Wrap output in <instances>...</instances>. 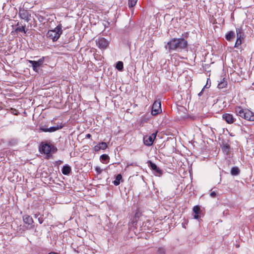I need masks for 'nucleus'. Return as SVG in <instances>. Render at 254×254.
I'll list each match as a JSON object with an SVG mask.
<instances>
[{
  "instance_id": "obj_1",
  "label": "nucleus",
  "mask_w": 254,
  "mask_h": 254,
  "mask_svg": "<svg viewBox=\"0 0 254 254\" xmlns=\"http://www.w3.org/2000/svg\"><path fill=\"white\" fill-rule=\"evenodd\" d=\"M188 41L183 38H172L165 46L169 52L173 51H181L187 48Z\"/></svg>"
},
{
  "instance_id": "obj_2",
  "label": "nucleus",
  "mask_w": 254,
  "mask_h": 254,
  "mask_svg": "<svg viewBox=\"0 0 254 254\" xmlns=\"http://www.w3.org/2000/svg\"><path fill=\"white\" fill-rule=\"evenodd\" d=\"M235 113L240 117L248 121H254V113L248 109H244L240 106L235 108Z\"/></svg>"
},
{
  "instance_id": "obj_3",
  "label": "nucleus",
  "mask_w": 254,
  "mask_h": 254,
  "mask_svg": "<svg viewBox=\"0 0 254 254\" xmlns=\"http://www.w3.org/2000/svg\"><path fill=\"white\" fill-rule=\"evenodd\" d=\"M62 33V26L59 24L54 30L48 31L47 37L51 39L53 42H56L59 39Z\"/></svg>"
},
{
  "instance_id": "obj_4",
  "label": "nucleus",
  "mask_w": 254,
  "mask_h": 254,
  "mask_svg": "<svg viewBox=\"0 0 254 254\" xmlns=\"http://www.w3.org/2000/svg\"><path fill=\"white\" fill-rule=\"evenodd\" d=\"M45 57H43L38 61L28 60V63L31 64L33 70L36 72H39V67L42 66L45 61Z\"/></svg>"
},
{
  "instance_id": "obj_5",
  "label": "nucleus",
  "mask_w": 254,
  "mask_h": 254,
  "mask_svg": "<svg viewBox=\"0 0 254 254\" xmlns=\"http://www.w3.org/2000/svg\"><path fill=\"white\" fill-rule=\"evenodd\" d=\"M18 14L21 19L24 20L27 22H28L31 20V13L28 10L25 9L24 8H19Z\"/></svg>"
},
{
  "instance_id": "obj_6",
  "label": "nucleus",
  "mask_w": 254,
  "mask_h": 254,
  "mask_svg": "<svg viewBox=\"0 0 254 254\" xmlns=\"http://www.w3.org/2000/svg\"><path fill=\"white\" fill-rule=\"evenodd\" d=\"M161 102L159 100L155 101L152 107V115L156 116L161 113Z\"/></svg>"
},
{
  "instance_id": "obj_7",
  "label": "nucleus",
  "mask_w": 254,
  "mask_h": 254,
  "mask_svg": "<svg viewBox=\"0 0 254 254\" xmlns=\"http://www.w3.org/2000/svg\"><path fill=\"white\" fill-rule=\"evenodd\" d=\"M157 132L153 133L151 135H146L143 137L144 144L146 146H151L156 138Z\"/></svg>"
},
{
  "instance_id": "obj_8",
  "label": "nucleus",
  "mask_w": 254,
  "mask_h": 254,
  "mask_svg": "<svg viewBox=\"0 0 254 254\" xmlns=\"http://www.w3.org/2000/svg\"><path fill=\"white\" fill-rule=\"evenodd\" d=\"M149 166L153 171L154 174L156 176H160L162 175V171L154 163L151 161H148Z\"/></svg>"
},
{
  "instance_id": "obj_9",
  "label": "nucleus",
  "mask_w": 254,
  "mask_h": 254,
  "mask_svg": "<svg viewBox=\"0 0 254 254\" xmlns=\"http://www.w3.org/2000/svg\"><path fill=\"white\" fill-rule=\"evenodd\" d=\"M98 47L101 49H106L109 46V42L104 38H100L96 41Z\"/></svg>"
},
{
  "instance_id": "obj_10",
  "label": "nucleus",
  "mask_w": 254,
  "mask_h": 254,
  "mask_svg": "<svg viewBox=\"0 0 254 254\" xmlns=\"http://www.w3.org/2000/svg\"><path fill=\"white\" fill-rule=\"evenodd\" d=\"M22 218L23 222L28 225V226L25 227V229L32 228V225L34 223V221L32 217L27 214H25L23 216Z\"/></svg>"
},
{
  "instance_id": "obj_11",
  "label": "nucleus",
  "mask_w": 254,
  "mask_h": 254,
  "mask_svg": "<svg viewBox=\"0 0 254 254\" xmlns=\"http://www.w3.org/2000/svg\"><path fill=\"white\" fill-rule=\"evenodd\" d=\"M51 149V144L49 143H44L42 145V151L44 154H46L48 157L51 156L50 154Z\"/></svg>"
},
{
  "instance_id": "obj_12",
  "label": "nucleus",
  "mask_w": 254,
  "mask_h": 254,
  "mask_svg": "<svg viewBox=\"0 0 254 254\" xmlns=\"http://www.w3.org/2000/svg\"><path fill=\"white\" fill-rule=\"evenodd\" d=\"M222 119L224 120L228 124H231L234 122L235 119L232 114L225 113L222 115Z\"/></svg>"
},
{
  "instance_id": "obj_13",
  "label": "nucleus",
  "mask_w": 254,
  "mask_h": 254,
  "mask_svg": "<svg viewBox=\"0 0 254 254\" xmlns=\"http://www.w3.org/2000/svg\"><path fill=\"white\" fill-rule=\"evenodd\" d=\"M193 212L194 213L193 218L195 219H198L201 217V213L202 211L200 210V208L198 205H195L193 207Z\"/></svg>"
},
{
  "instance_id": "obj_14",
  "label": "nucleus",
  "mask_w": 254,
  "mask_h": 254,
  "mask_svg": "<svg viewBox=\"0 0 254 254\" xmlns=\"http://www.w3.org/2000/svg\"><path fill=\"white\" fill-rule=\"evenodd\" d=\"M108 147L107 144L106 142H102L98 144L97 145H95L94 147V150L95 152H98L100 150H105Z\"/></svg>"
},
{
  "instance_id": "obj_15",
  "label": "nucleus",
  "mask_w": 254,
  "mask_h": 254,
  "mask_svg": "<svg viewBox=\"0 0 254 254\" xmlns=\"http://www.w3.org/2000/svg\"><path fill=\"white\" fill-rule=\"evenodd\" d=\"M63 127V126L62 125V124L61 123L60 125H58L56 126L55 127H52L48 128L47 130H44L45 132H54L60 129H61Z\"/></svg>"
},
{
  "instance_id": "obj_16",
  "label": "nucleus",
  "mask_w": 254,
  "mask_h": 254,
  "mask_svg": "<svg viewBox=\"0 0 254 254\" xmlns=\"http://www.w3.org/2000/svg\"><path fill=\"white\" fill-rule=\"evenodd\" d=\"M71 171V167L67 165L64 166L62 170L63 174L64 175H68L70 174Z\"/></svg>"
},
{
  "instance_id": "obj_17",
  "label": "nucleus",
  "mask_w": 254,
  "mask_h": 254,
  "mask_svg": "<svg viewBox=\"0 0 254 254\" xmlns=\"http://www.w3.org/2000/svg\"><path fill=\"white\" fill-rule=\"evenodd\" d=\"M50 213L46 211L45 212H44V213L40 215L39 217H38V222L40 224L43 223V222L44 221V219L48 217Z\"/></svg>"
},
{
  "instance_id": "obj_18",
  "label": "nucleus",
  "mask_w": 254,
  "mask_h": 254,
  "mask_svg": "<svg viewBox=\"0 0 254 254\" xmlns=\"http://www.w3.org/2000/svg\"><path fill=\"white\" fill-rule=\"evenodd\" d=\"M121 181H122V182L123 181V178H122V175L119 174L117 175L115 180H114L113 182V183L115 186H117L120 185Z\"/></svg>"
},
{
  "instance_id": "obj_19",
  "label": "nucleus",
  "mask_w": 254,
  "mask_h": 254,
  "mask_svg": "<svg viewBox=\"0 0 254 254\" xmlns=\"http://www.w3.org/2000/svg\"><path fill=\"white\" fill-rule=\"evenodd\" d=\"M235 33L234 32L231 31H229L225 36L226 39L228 41H231L232 39H234L235 37Z\"/></svg>"
},
{
  "instance_id": "obj_20",
  "label": "nucleus",
  "mask_w": 254,
  "mask_h": 254,
  "mask_svg": "<svg viewBox=\"0 0 254 254\" xmlns=\"http://www.w3.org/2000/svg\"><path fill=\"white\" fill-rule=\"evenodd\" d=\"M227 85V81L225 78H223L222 80L218 83V88L219 89H222L226 87Z\"/></svg>"
},
{
  "instance_id": "obj_21",
  "label": "nucleus",
  "mask_w": 254,
  "mask_h": 254,
  "mask_svg": "<svg viewBox=\"0 0 254 254\" xmlns=\"http://www.w3.org/2000/svg\"><path fill=\"white\" fill-rule=\"evenodd\" d=\"M100 160L103 163H107L109 161L110 157L107 154H102L100 156Z\"/></svg>"
},
{
  "instance_id": "obj_22",
  "label": "nucleus",
  "mask_w": 254,
  "mask_h": 254,
  "mask_svg": "<svg viewBox=\"0 0 254 254\" xmlns=\"http://www.w3.org/2000/svg\"><path fill=\"white\" fill-rule=\"evenodd\" d=\"M240 173V170L238 167H233L231 169V174L233 176H237Z\"/></svg>"
},
{
  "instance_id": "obj_23",
  "label": "nucleus",
  "mask_w": 254,
  "mask_h": 254,
  "mask_svg": "<svg viewBox=\"0 0 254 254\" xmlns=\"http://www.w3.org/2000/svg\"><path fill=\"white\" fill-rule=\"evenodd\" d=\"M237 37H244V33L242 28H236Z\"/></svg>"
},
{
  "instance_id": "obj_24",
  "label": "nucleus",
  "mask_w": 254,
  "mask_h": 254,
  "mask_svg": "<svg viewBox=\"0 0 254 254\" xmlns=\"http://www.w3.org/2000/svg\"><path fill=\"white\" fill-rule=\"evenodd\" d=\"M244 39V37H237V40L235 44V48H238L242 43V40Z\"/></svg>"
},
{
  "instance_id": "obj_25",
  "label": "nucleus",
  "mask_w": 254,
  "mask_h": 254,
  "mask_svg": "<svg viewBox=\"0 0 254 254\" xmlns=\"http://www.w3.org/2000/svg\"><path fill=\"white\" fill-rule=\"evenodd\" d=\"M116 68L120 71H122L124 68L123 63L121 61H119L116 64Z\"/></svg>"
},
{
  "instance_id": "obj_26",
  "label": "nucleus",
  "mask_w": 254,
  "mask_h": 254,
  "mask_svg": "<svg viewBox=\"0 0 254 254\" xmlns=\"http://www.w3.org/2000/svg\"><path fill=\"white\" fill-rule=\"evenodd\" d=\"M166 249L163 247H160L158 249L156 254H166Z\"/></svg>"
},
{
  "instance_id": "obj_27",
  "label": "nucleus",
  "mask_w": 254,
  "mask_h": 254,
  "mask_svg": "<svg viewBox=\"0 0 254 254\" xmlns=\"http://www.w3.org/2000/svg\"><path fill=\"white\" fill-rule=\"evenodd\" d=\"M17 143H18V140L17 139L12 138L9 141L8 144L10 146H13V145L17 144Z\"/></svg>"
},
{
  "instance_id": "obj_28",
  "label": "nucleus",
  "mask_w": 254,
  "mask_h": 254,
  "mask_svg": "<svg viewBox=\"0 0 254 254\" xmlns=\"http://www.w3.org/2000/svg\"><path fill=\"white\" fill-rule=\"evenodd\" d=\"M15 31L16 32H21L26 33V31L25 30V26H22L21 27H18L16 28Z\"/></svg>"
},
{
  "instance_id": "obj_29",
  "label": "nucleus",
  "mask_w": 254,
  "mask_h": 254,
  "mask_svg": "<svg viewBox=\"0 0 254 254\" xmlns=\"http://www.w3.org/2000/svg\"><path fill=\"white\" fill-rule=\"evenodd\" d=\"M137 0H128L129 7H132L136 3Z\"/></svg>"
},
{
  "instance_id": "obj_30",
  "label": "nucleus",
  "mask_w": 254,
  "mask_h": 254,
  "mask_svg": "<svg viewBox=\"0 0 254 254\" xmlns=\"http://www.w3.org/2000/svg\"><path fill=\"white\" fill-rule=\"evenodd\" d=\"M230 148V145L228 144L224 145L223 147L224 150L227 152H228L229 151Z\"/></svg>"
},
{
  "instance_id": "obj_31",
  "label": "nucleus",
  "mask_w": 254,
  "mask_h": 254,
  "mask_svg": "<svg viewBox=\"0 0 254 254\" xmlns=\"http://www.w3.org/2000/svg\"><path fill=\"white\" fill-rule=\"evenodd\" d=\"M51 148H52V149H51V152H52L53 153H56L57 151V150H58V149L56 148V147H55V146L52 145H51Z\"/></svg>"
},
{
  "instance_id": "obj_32",
  "label": "nucleus",
  "mask_w": 254,
  "mask_h": 254,
  "mask_svg": "<svg viewBox=\"0 0 254 254\" xmlns=\"http://www.w3.org/2000/svg\"><path fill=\"white\" fill-rule=\"evenodd\" d=\"M48 127H47L46 126H42V127H40V128H39V130H41L43 132H45V130H47L48 129Z\"/></svg>"
},
{
  "instance_id": "obj_33",
  "label": "nucleus",
  "mask_w": 254,
  "mask_h": 254,
  "mask_svg": "<svg viewBox=\"0 0 254 254\" xmlns=\"http://www.w3.org/2000/svg\"><path fill=\"white\" fill-rule=\"evenodd\" d=\"M95 170L98 174H101L102 172V169H101L99 167H96L95 168Z\"/></svg>"
},
{
  "instance_id": "obj_34",
  "label": "nucleus",
  "mask_w": 254,
  "mask_h": 254,
  "mask_svg": "<svg viewBox=\"0 0 254 254\" xmlns=\"http://www.w3.org/2000/svg\"><path fill=\"white\" fill-rule=\"evenodd\" d=\"M210 195L212 197H215L216 196V192L215 191H212L210 192Z\"/></svg>"
},
{
  "instance_id": "obj_35",
  "label": "nucleus",
  "mask_w": 254,
  "mask_h": 254,
  "mask_svg": "<svg viewBox=\"0 0 254 254\" xmlns=\"http://www.w3.org/2000/svg\"><path fill=\"white\" fill-rule=\"evenodd\" d=\"M41 215V214L39 212H37V213H36L35 214H34V217L35 218H38V217H39Z\"/></svg>"
},
{
  "instance_id": "obj_36",
  "label": "nucleus",
  "mask_w": 254,
  "mask_h": 254,
  "mask_svg": "<svg viewBox=\"0 0 254 254\" xmlns=\"http://www.w3.org/2000/svg\"><path fill=\"white\" fill-rule=\"evenodd\" d=\"M206 86V85H205V86L203 87V88L201 90V91H200V92L198 94V96H201L202 95V94H203V90H204V87H205Z\"/></svg>"
},
{
  "instance_id": "obj_37",
  "label": "nucleus",
  "mask_w": 254,
  "mask_h": 254,
  "mask_svg": "<svg viewBox=\"0 0 254 254\" xmlns=\"http://www.w3.org/2000/svg\"><path fill=\"white\" fill-rule=\"evenodd\" d=\"M91 137V135L89 133L86 135V138H90Z\"/></svg>"
},
{
  "instance_id": "obj_38",
  "label": "nucleus",
  "mask_w": 254,
  "mask_h": 254,
  "mask_svg": "<svg viewBox=\"0 0 254 254\" xmlns=\"http://www.w3.org/2000/svg\"><path fill=\"white\" fill-rule=\"evenodd\" d=\"M56 162H57V163L58 164H62L63 163V161H61V160H59V161H57Z\"/></svg>"
}]
</instances>
